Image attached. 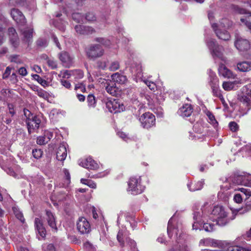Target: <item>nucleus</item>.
Here are the masks:
<instances>
[{
  "label": "nucleus",
  "mask_w": 251,
  "mask_h": 251,
  "mask_svg": "<svg viewBox=\"0 0 251 251\" xmlns=\"http://www.w3.org/2000/svg\"><path fill=\"white\" fill-rule=\"evenodd\" d=\"M210 209L208 202H205L200 210L196 208L194 209V223L192 226L193 229L201 230V226L203 225V228L207 232H212L215 230V225L213 224L205 223V221L209 219L208 214L209 213Z\"/></svg>",
  "instance_id": "nucleus-1"
},
{
  "label": "nucleus",
  "mask_w": 251,
  "mask_h": 251,
  "mask_svg": "<svg viewBox=\"0 0 251 251\" xmlns=\"http://www.w3.org/2000/svg\"><path fill=\"white\" fill-rule=\"evenodd\" d=\"M173 218L172 217L169 221L167 227V232L170 238H172L174 233L175 238H176L175 245L169 251H189V250L185 243L186 235L184 234L181 226L177 225L176 227L173 226Z\"/></svg>",
  "instance_id": "nucleus-2"
},
{
  "label": "nucleus",
  "mask_w": 251,
  "mask_h": 251,
  "mask_svg": "<svg viewBox=\"0 0 251 251\" xmlns=\"http://www.w3.org/2000/svg\"><path fill=\"white\" fill-rule=\"evenodd\" d=\"M211 208L209 213L208 214V218L212 221H216L217 224L220 226L226 225L230 221L227 218V213L225 208L222 206H215L212 210L211 205L208 203Z\"/></svg>",
  "instance_id": "nucleus-3"
},
{
  "label": "nucleus",
  "mask_w": 251,
  "mask_h": 251,
  "mask_svg": "<svg viewBox=\"0 0 251 251\" xmlns=\"http://www.w3.org/2000/svg\"><path fill=\"white\" fill-rule=\"evenodd\" d=\"M145 189V186L141 184V178L139 177H131L128 182L127 190L131 194L136 195L142 193Z\"/></svg>",
  "instance_id": "nucleus-4"
},
{
  "label": "nucleus",
  "mask_w": 251,
  "mask_h": 251,
  "mask_svg": "<svg viewBox=\"0 0 251 251\" xmlns=\"http://www.w3.org/2000/svg\"><path fill=\"white\" fill-rule=\"evenodd\" d=\"M238 99L245 106L247 110L251 108V81L242 88L241 93L238 95Z\"/></svg>",
  "instance_id": "nucleus-5"
},
{
  "label": "nucleus",
  "mask_w": 251,
  "mask_h": 251,
  "mask_svg": "<svg viewBox=\"0 0 251 251\" xmlns=\"http://www.w3.org/2000/svg\"><path fill=\"white\" fill-rule=\"evenodd\" d=\"M206 45L214 59L219 58L225 61V58L223 54L224 49L222 46H219L216 41L213 39L207 40Z\"/></svg>",
  "instance_id": "nucleus-6"
},
{
  "label": "nucleus",
  "mask_w": 251,
  "mask_h": 251,
  "mask_svg": "<svg viewBox=\"0 0 251 251\" xmlns=\"http://www.w3.org/2000/svg\"><path fill=\"white\" fill-rule=\"evenodd\" d=\"M234 46L241 54H243L251 49L249 40L238 34L235 36Z\"/></svg>",
  "instance_id": "nucleus-7"
},
{
  "label": "nucleus",
  "mask_w": 251,
  "mask_h": 251,
  "mask_svg": "<svg viewBox=\"0 0 251 251\" xmlns=\"http://www.w3.org/2000/svg\"><path fill=\"white\" fill-rule=\"evenodd\" d=\"M208 18L211 25V26L217 36L220 39L226 41L229 39L230 35L229 33L225 29H220L218 28V25L216 23H212L214 19V13L212 12H209L208 13Z\"/></svg>",
  "instance_id": "nucleus-8"
},
{
  "label": "nucleus",
  "mask_w": 251,
  "mask_h": 251,
  "mask_svg": "<svg viewBox=\"0 0 251 251\" xmlns=\"http://www.w3.org/2000/svg\"><path fill=\"white\" fill-rule=\"evenodd\" d=\"M104 54V50L99 44H92L86 50L87 57L93 60L100 57Z\"/></svg>",
  "instance_id": "nucleus-9"
},
{
  "label": "nucleus",
  "mask_w": 251,
  "mask_h": 251,
  "mask_svg": "<svg viewBox=\"0 0 251 251\" xmlns=\"http://www.w3.org/2000/svg\"><path fill=\"white\" fill-rule=\"evenodd\" d=\"M139 121L144 128L149 129L155 125V116L150 112L143 114L139 118Z\"/></svg>",
  "instance_id": "nucleus-10"
},
{
  "label": "nucleus",
  "mask_w": 251,
  "mask_h": 251,
  "mask_svg": "<svg viewBox=\"0 0 251 251\" xmlns=\"http://www.w3.org/2000/svg\"><path fill=\"white\" fill-rule=\"evenodd\" d=\"M209 85L211 86L213 95L216 97H221V90L219 89V79L215 74L210 71L209 73Z\"/></svg>",
  "instance_id": "nucleus-11"
},
{
  "label": "nucleus",
  "mask_w": 251,
  "mask_h": 251,
  "mask_svg": "<svg viewBox=\"0 0 251 251\" xmlns=\"http://www.w3.org/2000/svg\"><path fill=\"white\" fill-rule=\"evenodd\" d=\"M209 85L211 86L213 95L216 97H221V90L219 89V79L215 74L210 71L209 73Z\"/></svg>",
  "instance_id": "nucleus-12"
},
{
  "label": "nucleus",
  "mask_w": 251,
  "mask_h": 251,
  "mask_svg": "<svg viewBox=\"0 0 251 251\" xmlns=\"http://www.w3.org/2000/svg\"><path fill=\"white\" fill-rule=\"evenodd\" d=\"M106 107L111 113H116L123 111L125 107L122 103L116 99L108 100L105 103Z\"/></svg>",
  "instance_id": "nucleus-13"
},
{
  "label": "nucleus",
  "mask_w": 251,
  "mask_h": 251,
  "mask_svg": "<svg viewBox=\"0 0 251 251\" xmlns=\"http://www.w3.org/2000/svg\"><path fill=\"white\" fill-rule=\"evenodd\" d=\"M25 123L29 134L37 132L41 123V117L39 116L35 115L30 120L25 121Z\"/></svg>",
  "instance_id": "nucleus-14"
},
{
  "label": "nucleus",
  "mask_w": 251,
  "mask_h": 251,
  "mask_svg": "<svg viewBox=\"0 0 251 251\" xmlns=\"http://www.w3.org/2000/svg\"><path fill=\"white\" fill-rule=\"evenodd\" d=\"M76 227L78 231L81 234H86L91 230V226L89 222L84 217L78 219L76 223Z\"/></svg>",
  "instance_id": "nucleus-15"
},
{
  "label": "nucleus",
  "mask_w": 251,
  "mask_h": 251,
  "mask_svg": "<svg viewBox=\"0 0 251 251\" xmlns=\"http://www.w3.org/2000/svg\"><path fill=\"white\" fill-rule=\"evenodd\" d=\"M34 225L38 239H44L46 235V230L43 225L42 220L36 218L34 220Z\"/></svg>",
  "instance_id": "nucleus-16"
},
{
  "label": "nucleus",
  "mask_w": 251,
  "mask_h": 251,
  "mask_svg": "<svg viewBox=\"0 0 251 251\" xmlns=\"http://www.w3.org/2000/svg\"><path fill=\"white\" fill-rule=\"evenodd\" d=\"M105 81V90L108 94L116 97L120 95L121 90L116 86L115 83L108 80Z\"/></svg>",
  "instance_id": "nucleus-17"
},
{
  "label": "nucleus",
  "mask_w": 251,
  "mask_h": 251,
  "mask_svg": "<svg viewBox=\"0 0 251 251\" xmlns=\"http://www.w3.org/2000/svg\"><path fill=\"white\" fill-rule=\"evenodd\" d=\"M11 15L13 19L19 25H24L26 23L25 18L19 10L13 8L11 11Z\"/></svg>",
  "instance_id": "nucleus-18"
},
{
  "label": "nucleus",
  "mask_w": 251,
  "mask_h": 251,
  "mask_svg": "<svg viewBox=\"0 0 251 251\" xmlns=\"http://www.w3.org/2000/svg\"><path fill=\"white\" fill-rule=\"evenodd\" d=\"M59 58L65 67L69 68L73 63V58L66 51L60 52Z\"/></svg>",
  "instance_id": "nucleus-19"
},
{
  "label": "nucleus",
  "mask_w": 251,
  "mask_h": 251,
  "mask_svg": "<svg viewBox=\"0 0 251 251\" xmlns=\"http://www.w3.org/2000/svg\"><path fill=\"white\" fill-rule=\"evenodd\" d=\"M45 218L49 226L54 231H57V228L54 214L50 211L46 210Z\"/></svg>",
  "instance_id": "nucleus-20"
},
{
  "label": "nucleus",
  "mask_w": 251,
  "mask_h": 251,
  "mask_svg": "<svg viewBox=\"0 0 251 251\" xmlns=\"http://www.w3.org/2000/svg\"><path fill=\"white\" fill-rule=\"evenodd\" d=\"M8 35L11 44L14 48H17L19 46V42L18 34L16 30L13 27L9 28Z\"/></svg>",
  "instance_id": "nucleus-21"
},
{
  "label": "nucleus",
  "mask_w": 251,
  "mask_h": 251,
  "mask_svg": "<svg viewBox=\"0 0 251 251\" xmlns=\"http://www.w3.org/2000/svg\"><path fill=\"white\" fill-rule=\"evenodd\" d=\"M8 35L11 44L14 48H17L19 46V42L18 34L16 30L13 27L9 28Z\"/></svg>",
  "instance_id": "nucleus-22"
},
{
  "label": "nucleus",
  "mask_w": 251,
  "mask_h": 251,
  "mask_svg": "<svg viewBox=\"0 0 251 251\" xmlns=\"http://www.w3.org/2000/svg\"><path fill=\"white\" fill-rule=\"evenodd\" d=\"M53 137V132L49 130H45L44 135L37 138V143L40 145L48 143Z\"/></svg>",
  "instance_id": "nucleus-23"
},
{
  "label": "nucleus",
  "mask_w": 251,
  "mask_h": 251,
  "mask_svg": "<svg viewBox=\"0 0 251 251\" xmlns=\"http://www.w3.org/2000/svg\"><path fill=\"white\" fill-rule=\"evenodd\" d=\"M79 165L89 170H95L98 168V164L91 157H88L81 161Z\"/></svg>",
  "instance_id": "nucleus-24"
},
{
  "label": "nucleus",
  "mask_w": 251,
  "mask_h": 251,
  "mask_svg": "<svg viewBox=\"0 0 251 251\" xmlns=\"http://www.w3.org/2000/svg\"><path fill=\"white\" fill-rule=\"evenodd\" d=\"M193 110L192 105L185 104L179 109L178 114L182 117H188L191 115Z\"/></svg>",
  "instance_id": "nucleus-25"
},
{
  "label": "nucleus",
  "mask_w": 251,
  "mask_h": 251,
  "mask_svg": "<svg viewBox=\"0 0 251 251\" xmlns=\"http://www.w3.org/2000/svg\"><path fill=\"white\" fill-rule=\"evenodd\" d=\"M76 32L80 34L88 35L94 32L95 30L91 27L77 25L75 27Z\"/></svg>",
  "instance_id": "nucleus-26"
},
{
  "label": "nucleus",
  "mask_w": 251,
  "mask_h": 251,
  "mask_svg": "<svg viewBox=\"0 0 251 251\" xmlns=\"http://www.w3.org/2000/svg\"><path fill=\"white\" fill-rule=\"evenodd\" d=\"M236 69L240 72H248L251 71V61H245L237 63Z\"/></svg>",
  "instance_id": "nucleus-27"
},
{
  "label": "nucleus",
  "mask_w": 251,
  "mask_h": 251,
  "mask_svg": "<svg viewBox=\"0 0 251 251\" xmlns=\"http://www.w3.org/2000/svg\"><path fill=\"white\" fill-rule=\"evenodd\" d=\"M67 149L64 144L59 146L56 152V158L59 161H64L67 156Z\"/></svg>",
  "instance_id": "nucleus-28"
},
{
  "label": "nucleus",
  "mask_w": 251,
  "mask_h": 251,
  "mask_svg": "<svg viewBox=\"0 0 251 251\" xmlns=\"http://www.w3.org/2000/svg\"><path fill=\"white\" fill-rule=\"evenodd\" d=\"M218 70L219 75L224 77L229 78L233 76L232 72L224 64L219 66Z\"/></svg>",
  "instance_id": "nucleus-29"
},
{
  "label": "nucleus",
  "mask_w": 251,
  "mask_h": 251,
  "mask_svg": "<svg viewBox=\"0 0 251 251\" xmlns=\"http://www.w3.org/2000/svg\"><path fill=\"white\" fill-rule=\"evenodd\" d=\"M111 78L113 82L114 83H118L120 84H125L127 81V79L126 75H121L118 73H116L111 75Z\"/></svg>",
  "instance_id": "nucleus-30"
},
{
  "label": "nucleus",
  "mask_w": 251,
  "mask_h": 251,
  "mask_svg": "<svg viewBox=\"0 0 251 251\" xmlns=\"http://www.w3.org/2000/svg\"><path fill=\"white\" fill-rule=\"evenodd\" d=\"M251 211V206L246 201L245 204L241 208L234 209L233 211V214L243 215L250 212Z\"/></svg>",
  "instance_id": "nucleus-31"
},
{
  "label": "nucleus",
  "mask_w": 251,
  "mask_h": 251,
  "mask_svg": "<svg viewBox=\"0 0 251 251\" xmlns=\"http://www.w3.org/2000/svg\"><path fill=\"white\" fill-rule=\"evenodd\" d=\"M22 31L23 35V40L29 45L32 40L33 29L32 28H26L22 30Z\"/></svg>",
  "instance_id": "nucleus-32"
},
{
  "label": "nucleus",
  "mask_w": 251,
  "mask_h": 251,
  "mask_svg": "<svg viewBox=\"0 0 251 251\" xmlns=\"http://www.w3.org/2000/svg\"><path fill=\"white\" fill-rule=\"evenodd\" d=\"M204 124L202 121L197 122L193 126L194 131L199 134H202L204 132Z\"/></svg>",
  "instance_id": "nucleus-33"
},
{
  "label": "nucleus",
  "mask_w": 251,
  "mask_h": 251,
  "mask_svg": "<svg viewBox=\"0 0 251 251\" xmlns=\"http://www.w3.org/2000/svg\"><path fill=\"white\" fill-rule=\"evenodd\" d=\"M203 185V181H199L196 183L193 184L192 183H188L187 187L190 191H195L200 190L202 189Z\"/></svg>",
  "instance_id": "nucleus-34"
},
{
  "label": "nucleus",
  "mask_w": 251,
  "mask_h": 251,
  "mask_svg": "<svg viewBox=\"0 0 251 251\" xmlns=\"http://www.w3.org/2000/svg\"><path fill=\"white\" fill-rule=\"evenodd\" d=\"M240 175L242 177L241 185L251 187V175L244 173Z\"/></svg>",
  "instance_id": "nucleus-35"
},
{
  "label": "nucleus",
  "mask_w": 251,
  "mask_h": 251,
  "mask_svg": "<svg viewBox=\"0 0 251 251\" xmlns=\"http://www.w3.org/2000/svg\"><path fill=\"white\" fill-rule=\"evenodd\" d=\"M205 114L208 118V122L211 124L214 128H216L218 126V123L216 120L214 115L209 111H206Z\"/></svg>",
  "instance_id": "nucleus-36"
},
{
  "label": "nucleus",
  "mask_w": 251,
  "mask_h": 251,
  "mask_svg": "<svg viewBox=\"0 0 251 251\" xmlns=\"http://www.w3.org/2000/svg\"><path fill=\"white\" fill-rule=\"evenodd\" d=\"M238 190L247 197L246 201L251 206V198L249 199V197L251 196V190L250 189L243 187L239 188Z\"/></svg>",
  "instance_id": "nucleus-37"
},
{
  "label": "nucleus",
  "mask_w": 251,
  "mask_h": 251,
  "mask_svg": "<svg viewBox=\"0 0 251 251\" xmlns=\"http://www.w3.org/2000/svg\"><path fill=\"white\" fill-rule=\"evenodd\" d=\"M241 179L242 177L240 175H234L229 177L227 179V181L229 182H231L233 184H234L241 185Z\"/></svg>",
  "instance_id": "nucleus-38"
},
{
  "label": "nucleus",
  "mask_w": 251,
  "mask_h": 251,
  "mask_svg": "<svg viewBox=\"0 0 251 251\" xmlns=\"http://www.w3.org/2000/svg\"><path fill=\"white\" fill-rule=\"evenodd\" d=\"M238 82L237 81H234L233 82L227 81L224 82L223 83V88L226 91H230L232 90L235 85L237 84Z\"/></svg>",
  "instance_id": "nucleus-39"
},
{
  "label": "nucleus",
  "mask_w": 251,
  "mask_h": 251,
  "mask_svg": "<svg viewBox=\"0 0 251 251\" xmlns=\"http://www.w3.org/2000/svg\"><path fill=\"white\" fill-rule=\"evenodd\" d=\"M126 236V232L123 230H120L119 231L117 235V239L121 247L125 246V238Z\"/></svg>",
  "instance_id": "nucleus-40"
},
{
  "label": "nucleus",
  "mask_w": 251,
  "mask_h": 251,
  "mask_svg": "<svg viewBox=\"0 0 251 251\" xmlns=\"http://www.w3.org/2000/svg\"><path fill=\"white\" fill-rule=\"evenodd\" d=\"M232 25V23L231 21L227 18H224L220 22V24L218 25V28L220 29H221L220 27L227 28L231 26Z\"/></svg>",
  "instance_id": "nucleus-41"
},
{
  "label": "nucleus",
  "mask_w": 251,
  "mask_h": 251,
  "mask_svg": "<svg viewBox=\"0 0 251 251\" xmlns=\"http://www.w3.org/2000/svg\"><path fill=\"white\" fill-rule=\"evenodd\" d=\"M202 242H203L204 245L206 246H209L215 247L218 246L219 245L218 241L212 239H205L203 240H201L200 241V243L201 244Z\"/></svg>",
  "instance_id": "nucleus-42"
},
{
  "label": "nucleus",
  "mask_w": 251,
  "mask_h": 251,
  "mask_svg": "<svg viewBox=\"0 0 251 251\" xmlns=\"http://www.w3.org/2000/svg\"><path fill=\"white\" fill-rule=\"evenodd\" d=\"M12 210L15 217L18 219H19L22 223H24L25 218L23 216V213H22L21 211H20L19 209L16 206H14L12 207Z\"/></svg>",
  "instance_id": "nucleus-43"
},
{
  "label": "nucleus",
  "mask_w": 251,
  "mask_h": 251,
  "mask_svg": "<svg viewBox=\"0 0 251 251\" xmlns=\"http://www.w3.org/2000/svg\"><path fill=\"white\" fill-rule=\"evenodd\" d=\"M226 251H250L249 248H243L239 246H232L227 248Z\"/></svg>",
  "instance_id": "nucleus-44"
},
{
  "label": "nucleus",
  "mask_w": 251,
  "mask_h": 251,
  "mask_svg": "<svg viewBox=\"0 0 251 251\" xmlns=\"http://www.w3.org/2000/svg\"><path fill=\"white\" fill-rule=\"evenodd\" d=\"M9 4L13 6H25L26 0H8Z\"/></svg>",
  "instance_id": "nucleus-45"
},
{
  "label": "nucleus",
  "mask_w": 251,
  "mask_h": 251,
  "mask_svg": "<svg viewBox=\"0 0 251 251\" xmlns=\"http://www.w3.org/2000/svg\"><path fill=\"white\" fill-rule=\"evenodd\" d=\"M9 59L11 62L15 63L17 64L22 63V60L19 55H11L9 56Z\"/></svg>",
  "instance_id": "nucleus-46"
},
{
  "label": "nucleus",
  "mask_w": 251,
  "mask_h": 251,
  "mask_svg": "<svg viewBox=\"0 0 251 251\" xmlns=\"http://www.w3.org/2000/svg\"><path fill=\"white\" fill-rule=\"evenodd\" d=\"M12 117L7 112H5L2 115L1 119L3 122L9 125L12 122Z\"/></svg>",
  "instance_id": "nucleus-47"
},
{
  "label": "nucleus",
  "mask_w": 251,
  "mask_h": 251,
  "mask_svg": "<svg viewBox=\"0 0 251 251\" xmlns=\"http://www.w3.org/2000/svg\"><path fill=\"white\" fill-rule=\"evenodd\" d=\"M36 94L39 97L46 100H48L50 97L49 94L42 89L39 90Z\"/></svg>",
  "instance_id": "nucleus-48"
},
{
  "label": "nucleus",
  "mask_w": 251,
  "mask_h": 251,
  "mask_svg": "<svg viewBox=\"0 0 251 251\" xmlns=\"http://www.w3.org/2000/svg\"><path fill=\"white\" fill-rule=\"evenodd\" d=\"M34 116L31 113V112L27 109L25 108L24 109V115L23 116V119L25 121L27 120H30V118H32Z\"/></svg>",
  "instance_id": "nucleus-49"
},
{
  "label": "nucleus",
  "mask_w": 251,
  "mask_h": 251,
  "mask_svg": "<svg viewBox=\"0 0 251 251\" xmlns=\"http://www.w3.org/2000/svg\"><path fill=\"white\" fill-rule=\"evenodd\" d=\"M241 22L245 24L247 27L249 28L251 32V15L249 16L248 18H241Z\"/></svg>",
  "instance_id": "nucleus-50"
},
{
  "label": "nucleus",
  "mask_w": 251,
  "mask_h": 251,
  "mask_svg": "<svg viewBox=\"0 0 251 251\" xmlns=\"http://www.w3.org/2000/svg\"><path fill=\"white\" fill-rule=\"evenodd\" d=\"M7 110L8 111H6L5 112H7L9 115H11V117L14 116L16 113L15 107L12 103L7 104Z\"/></svg>",
  "instance_id": "nucleus-51"
},
{
  "label": "nucleus",
  "mask_w": 251,
  "mask_h": 251,
  "mask_svg": "<svg viewBox=\"0 0 251 251\" xmlns=\"http://www.w3.org/2000/svg\"><path fill=\"white\" fill-rule=\"evenodd\" d=\"M87 102L89 106L94 107L96 104V100L94 96L92 94H90L87 97Z\"/></svg>",
  "instance_id": "nucleus-52"
},
{
  "label": "nucleus",
  "mask_w": 251,
  "mask_h": 251,
  "mask_svg": "<svg viewBox=\"0 0 251 251\" xmlns=\"http://www.w3.org/2000/svg\"><path fill=\"white\" fill-rule=\"evenodd\" d=\"M32 77L34 80H37L42 86H44L47 84L46 81L41 78L38 75L34 74L32 75Z\"/></svg>",
  "instance_id": "nucleus-53"
},
{
  "label": "nucleus",
  "mask_w": 251,
  "mask_h": 251,
  "mask_svg": "<svg viewBox=\"0 0 251 251\" xmlns=\"http://www.w3.org/2000/svg\"><path fill=\"white\" fill-rule=\"evenodd\" d=\"M119 67V63L118 61H115L111 63L109 67V70L110 71H115L117 70Z\"/></svg>",
  "instance_id": "nucleus-54"
},
{
  "label": "nucleus",
  "mask_w": 251,
  "mask_h": 251,
  "mask_svg": "<svg viewBox=\"0 0 251 251\" xmlns=\"http://www.w3.org/2000/svg\"><path fill=\"white\" fill-rule=\"evenodd\" d=\"M95 41L105 46H108L110 44L109 40L103 38H97Z\"/></svg>",
  "instance_id": "nucleus-55"
},
{
  "label": "nucleus",
  "mask_w": 251,
  "mask_h": 251,
  "mask_svg": "<svg viewBox=\"0 0 251 251\" xmlns=\"http://www.w3.org/2000/svg\"><path fill=\"white\" fill-rule=\"evenodd\" d=\"M72 18L74 21L77 23H80L83 21L82 16L78 13H73L72 15Z\"/></svg>",
  "instance_id": "nucleus-56"
},
{
  "label": "nucleus",
  "mask_w": 251,
  "mask_h": 251,
  "mask_svg": "<svg viewBox=\"0 0 251 251\" xmlns=\"http://www.w3.org/2000/svg\"><path fill=\"white\" fill-rule=\"evenodd\" d=\"M72 73L75 76V78L76 79H80L83 77V73L81 70H75Z\"/></svg>",
  "instance_id": "nucleus-57"
},
{
  "label": "nucleus",
  "mask_w": 251,
  "mask_h": 251,
  "mask_svg": "<svg viewBox=\"0 0 251 251\" xmlns=\"http://www.w3.org/2000/svg\"><path fill=\"white\" fill-rule=\"evenodd\" d=\"M43 151L40 149H34L32 151V154L34 158L38 159L42 156Z\"/></svg>",
  "instance_id": "nucleus-58"
},
{
  "label": "nucleus",
  "mask_w": 251,
  "mask_h": 251,
  "mask_svg": "<svg viewBox=\"0 0 251 251\" xmlns=\"http://www.w3.org/2000/svg\"><path fill=\"white\" fill-rule=\"evenodd\" d=\"M144 82L151 90H154L156 89V84L153 82L146 79L144 80Z\"/></svg>",
  "instance_id": "nucleus-59"
},
{
  "label": "nucleus",
  "mask_w": 251,
  "mask_h": 251,
  "mask_svg": "<svg viewBox=\"0 0 251 251\" xmlns=\"http://www.w3.org/2000/svg\"><path fill=\"white\" fill-rule=\"evenodd\" d=\"M85 19L88 21L93 22L96 20V17L94 13L89 12L86 14Z\"/></svg>",
  "instance_id": "nucleus-60"
},
{
  "label": "nucleus",
  "mask_w": 251,
  "mask_h": 251,
  "mask_svg": "<svg viewBox=\"0 0 251 251\" xmlns=\"http://www.w3.org/2000/svg\"><path fill=\"white\" fill-rule=\"evenodd\" d=\"M47 63H48V65L52 69H54L57 68L56 62L53 59H48Z\"/></svg>",
  "instance_id": "nucleus-61"
},
{
  "label": "nucleus",
  "mask_w": 251,
  "mask_h": 251,
  "mask_svg": "<svg viewBox=\"0 0 251 251\" xmlns=\"http://www.w3.org/2000/svg\"><path fill=\"white\" fill-rule=\"evenodd\" d=\"M229 127L233 132L237 131L238 129V125L234 122H231L229 123Z\"/></svg>",
  "instance_id": "nucleus-62"
},
{
  "label": "nucleus",
  "mask_w": 251,
  "mask_h": 251,
  "mask_svg": "<svg viewBox=\"0 0 251 251\" xmlns=\"http://www.w3.org/2000/svg\"><path fill=\"white\" fill-rule=\"evenodd\" d=\"M37 45L39 47H45L47 43L45 39H39L36 42Z\"/></svg>",
  "instance_id": "nucleus-63"
},
{
  "label": "nucleus",
  "mask_w": 251,
  "mask_h": 251,
  "mask_svg": "<svg viewBox=\"0 0 251 251\" xmlns=\"http://www.w3.org/2000/svg\"><path fill=\"white\" fill-rule=\"evenodd\" d=\"M11 68L10 67H7L2 75V78L6 79L11 74Z\"/></svg>",
  "instance_id": "nucleus-64"
}]
</instances>
